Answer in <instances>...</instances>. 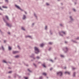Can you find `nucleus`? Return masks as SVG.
Instances as JSON below:
<instances>
[{
    "mask_svg": "<svg viewBox=\"0 0 79 79\" xmlns=\"http://www.w3.org/2000/svg\"><path fill=\"white\" fill-rule=\"evenodd\" d=\"M34 51L35 53L36 54H38L39 52V48H37L36 47H34Z\"/></svg>",
    "mask_w": 79,
    "mask_h": 79,
    "instance_id": "f257e3e1",
    "label": "nucleus"
},
{
    "mask_svg": "<svg viewBox=\"0 0 79 79\" xmlns=\"http://www.w3.org/2000/svg\"><path fill=\"white\" fill-rule=\"evenodd\" d=\"M3 20L4 21L5 23H6L7 26H8V27H11V25L9 23H7V22L6 21V20H5V18H3Z\"/></svg>",
    "mask_w": 79,
    "mask_h": 79,
    "instance_id": "f03ea898",
    "label": "nucleus"
},
{
    "mask_svg": "<svg viewBox=\"0 0 79 79\" xmlns=\"http://www.w3.org/2000/svg\"><path fill=\"white\" fill-rule=\"evenodd\" d=\"M62 74L63 73L61 72H59L57 73V75L59 76H61Z\"/></svg>",
    "mask_w": 79,
    "mask_h": 79,
    "instance_id": "7ed1b4c3",
    "label": "nucleus"
},
{
    "mask_svg": "<svg viewBox=\"0 0 79 79\" xmlns=\"http://www.w3.org/2000/svg\"><path fill=\"white\" fill-rule=\"evenodd\" d=\"M62 33H63V34H65V32H64V31H61V32H59V34L60 35H61V36H63V35L61 34Z\"/></svg>",
    "mask_w": 79,
    "mask_h": 79,
    "instance_id": "20e7f679",
    "label": "nucleus"
},
{
    "mask_svg": "<svg viewBox=\"0 0 79 79\" xmlns=\"http://www.w3.org/2000/svg\"><path fill=\"white\" fill-rule=\"evenodd\" d=\"M30 57L32 58H33V60H35V58L34 57V54H32L31 56H30Z\"/></svg>",
    "mask_w": 79,
    "mask_h": 79,
    "instance_id": "39448f33",
    "label": "nucleus"
},
{
    "mask_svg": "<svg viewBox=\"0 0 79 79\" xmlns=\"http://www.w3.org/2000/svg\"><path fill=\"white\" fill-rule=\"evenodd\" d=\"M15 7H16L17 8H18V9L20 10H21V11H23V10H22V9H21V8L19 6H18L17 5H15Z\"/></svg>",
    "mask_w": 79,
    "mask_h": 79,
    "instance_id": "423d86ee",
    "label": "nucleus"
},
{
    "mask_svg": "<svg viewBox=\"0 0 79 79\" xmlns=\"http://www.w3.org/2000/svg\"><path fill=\"white\" fill-rule=\"evenodd\" d=\"M64 49L66 50V51H65L64 52L65 53H67V52H68V48H64L63 49V50H64Z\"/></svg>",
    "mask_w": 79,
    "mask_h": 79,
    "instance_id": "0eeeda50",
    "label": "nucleus"
},
{
    "mask_svg": "<svg viewBox=\"0 0 79 79\" xmlns=\"http://www.w3.org/2000/svg\"><path fill=\"white\" fill-rule=\"evenodd\" d=\"M70 18L71 21H70L69 23H72V21L73 20V18H72V17L71 16H70Z\"/></svg>",
    "mask_w": 79,
    "mask_h": 79,
    "instance_id": "6e6552de",
    "label": "nucleus"
},
{
    "mask_svg": "<svg viewBox=\"0 0 79 79\" xmlns=\"http://www.w3.org/2000/svg\"><path fill=\"white\" fill-rule=\"evenodd\" d=\"M26 18V15H23V19L24 20Z\"/></svg>",
    "mask_w": 79,
    "mask_h": 79,
    "instance_id": "1a4fd4ad",
    "label": "nucleus"
},
{
    "mask_svg": "<svg viewBox=\"0 0 79 79\" xmlns=\"http://www.w3.org/2000/svg\"><path fill=\"white\" fill-rule=\"evenodd\" d=\"M18 52L17 51H13V54H16V53H18Z\"/></svg>",
    "mask_w": 79,
    "mask_h": 79,
    "instance_id": "9d476101",
    "label": "nucleus"
},
{
    "mask_svg": "<svg viewBox=\"0 0 79 79\" xmlns=\"http://www.w3.org/2000/svg\"><path fill=\"white\" fill-rule=\"evenodd\" d=\"M26 38H27V37H29V38H30V39H32V37L31 36H26Z\"/></svg>",
    "mask_w": 79,
    "mask_h": 79,
    "instance_id": "9b49d317",
    "label": "nucleus"
},
{
    "mask_svg": "<svg viewBox=\"0 0 79 79\" xmlns=\"http://www.w3.org/2000/svg\"><path fill=\"white\" fill-rule=\"evenodd\" d=\"M65 74H68L69 75V74H70V73L68 72H65Z\"/></svg>",
    "mask_w": 79,
    "mask_h": 79,
    "instance_id": "f8f14e48",
    "label": "nucleus"
},
{
    "mask_svg": "<svg viewBox=\"0 0 79 79\" xmlns=\"http://www.w3.org/2000/svg\"><path fill=\"white\" fill-rule=\"evenodd\" d=\"M6 18L7 19V20H9V19L8 18V17L6 15L5 16Z\"/></svg>",
    "mask_w": 79,
    "mask_h": 79,
    "instance_id": "ddd939ff",
    "label": "nucleus"
},
{
    "mask_svg": "<svg viewBox=\"0 0 79 79\" xmlns=\"http://www.w3.org/2000/svg\"><path fill=\"white\" fill-rule=\"evenodd\" d=\"M42 65L44 67V68L46 67V66H45V63H44V64H42Z\"/></svg>",
    "mask_w": 79,
    "mask_h": 79,
    "instance_id": "4468645a",
    "label": "nucleus"
},
{
    "mask_svg": "<svg viewBox=\"0 0 79 79\" xmlns=\"http://www.w3.org/2000/svg\"><path fill=\"white\" fill-rule=\"evenodd\" d=\"M71 42H74V43H77V42H76V41H74V40H71Z\"/></svg>",
    "mask_w": 79,
    "mask_h": 79,
    "instance_id": "2eb2a0df",
    "label": "nucleus"
},
{
    "mask_svg": "<svg viewBox=\"0 0 79 79\" xmlns=\"http://www.w3.org/2000/svg\"><path fill=\"white\" fill-rule=\"evenodd\" d=\"M42 74H43V75H44V76H47V73H42Z\"/></svg>",
    "mask_w": 79,
    "mask_h": 79,
    "instance_id": "dca6fc26",
    "label": "nucleus"
},
{
    "mask_svg": "<svg viewBox=\"0 0 79 79\" xmlns=\"http://www.w3.org/2000/svg\"><path fill=\"white\" fill-rule=\"evenodd\" d=\"M34 16L35 17L36 19H37V16H36V15L35 14V13H34Z\"/></svg>",
    "mask_w": 79,
    "mask_h": 79,
    "instance_id": "f3484780",
    "label": "nucleus"
},
{
    "mask_svg": "<svg viewBox=\"0 0 79 79\" xmlns=\"http://www.w3.org/2000/svg\"><path fill=\"white\" fill-rule=\"evenodd\" d=\"M75 75H76V72H74L73 73V77H75Z\"/></svg>",
    "mask_w": 79,
    "mask_h": 79,
    "instance_id": "a211bd4d",
    "label": "nucleus"
},
{
    "mask_svg": "<svg viewBox=\"0 0 79 79\" xmlns=\"http://www.w3.org/2000/svg\"><path fill=\"white\" fill-rule=\"evenodd\" d=\"M8 49H9V50H11V47H10V46H9Z\"/></svg>",
    "mask_w": 79,
    "mask_h": 79,
    "instance_id": "6ab92c4d",
    "label": "nucleus"
},
{
    "mask_svg": "<svg viewBox=\"0 0 79 79\" xmlns=\"http://www.w3.org/2000/svg\"><path fill=\"white\" fill-rule=\"evenodd\" d=\"M1 48L2 49V50H4V48H3V46H1Z\"/></svg>",
    "mask_w": 79,
    "mask_h": 79,
    "instance_id": "aec40b11",
    "label": "nucleus"
},
{
    "mask_svg": "<svg viewBox=\"0 0 79 79\" xmlns=\"http://www.w3.org/2000/svg\"><path fill=\"white\" fill-rule=\"evenodd\" d=\"M2 8H7L8 7H7L6 6H2Z\"/></svg>",
    "mask_w": 79,
    "mask_h": 79,
    "instance_id": "412c9836",
    "label": "nucleus"
},
{
    "mask_svg": "<svg viewBox=\"0 0 79 79\" xmlns=\"http://www.w3.org/2000/svg\"><path fill=\"white\" fill-rule=\"evenodd\" d=\"M21 29H22V30H23V31H25V29H24V27H22L21 28Z\"/></svg>",
    "mask_w": 79,
    "mask_h": 79,
    "instance_id": "4be33fe9",
    "label": "nucleus"
},
{
    "mask_svg": "<svg viewBox=\"0 0 79 79\" xmlns=\"http://www.w3.org/2000/svg\"><path fill=\"white\" fill-rule=\"evenodd\" d=\"M40 46L41 47H43L44 46V44H42L40 45Z\"/></svg>",
    "mask_w": 79,
    "mask_h": 79,
    "instance_id": "5701e85b",
    "label": "nucleus"
},
{
    "mask_svg": "<svg viewBox=\"0 0 79 79\" xmlns=\"http://www.w3.org/2000/svg\"><path fill=\"white\" fill-rule=\"evenodd\" d=\"M3 63H7V62H6L5 60H3Z\"/></svg>",
    "mask_w": 79,
    "mask_h": 79,
    "instance_id": "b1692460",
    "label": "nucleus"
},
{
    "mask_svg": "<svg viewBox=\"0 0 79 79\" xmlns=\"http://www.w3.org/2000/svg\"><path fill=\"white\" fill-rule=\"evenodd\" d=\"M19 57V56H15V58H18Z\"/></svg>",
    "mask_w": 79,
    "mask_h": 79,
    "instance_id": "393cba45",
    "label": "nucleus"
},
{
    "mask_svg": "<svg viewBox=\"0 0 79 79\" xmlns=\"http://www.w3.org/2000/svg\"><path fill=\"white\" fill-rule=\"evenodd\" d=\"M14 77L15 78H16V74H14Z\"/></svg>",
    "mask_w": 79,
    "mask_h": 79,
    "instance_id": "a878e982",
    "label": "nucleus"
},
{
    "mask_svg": "<svg viewBox=\"0 0 79 79\" xmlns=\"http://www.w3.org/2000/svg\"><path fill=\"white\" fill-rule=\"evenodd\" d=\"M47 26H46L45 28V30H47Z\"/></svg>",
    "mask_w": 79,
    "mask_h": 79,
    "instance_id": "bb28decb",
    "label": "nucleus"
},
{
    "mask_svg": "<svg viewBox=\"0 0 79 79\" xmlns=\"http://www.w3.org/2000/svg\"><path fill=\"white\" fill-rule=\"evenodd\" d=\"M27 70H28V71L30 73L32 72V71H31V70H30L29 69H27Z\"/></svg>",
    "mask_w": 79,
    "mask_h": 79,
    "instance_id": "cd10ccee",
    "label": "nucleus"
},
{
    "mask_svg": "<svg viewBox=\"0 0 79 79\" xmlns=\"http://www.w3.org/2000/svg\"><path fill=\"white\" fill-rule=\"evenodd\" d=\"M50 32L51 35H52V31L51 30H50Z\"/></svg>",
    "mask_w": 79,
    "mask_h": 79,
    "instance_id": "c85d7f7f",
    "label": "nucleus"
},
{
    "mask_svg": "<svg viewBox=\"0 0 79 79\" xmlns=\"http://www.w3.org/2000/svg\"><path fill=\"white\" fill-rule=\"evenodd\" d=\"M60 57L61 58H63V57H64V56L63 55H60Z\"/></svg>",
    "mask_w": 79,
    "mask_h": 79,
    "instance_id": "c756f323",
    "label": "nucleus"
},
{
    "mask_svg": "<svg viewBox=\"0 0 79 79\" xmlns=\"http://www.w3.org/2000/svg\"><path fill=\"white\" fill-rule=\"evenodd\" d=\"M36 58H37V59H39V58H40V57L39 56H37L36 57Z\"/></svg>",
    "mask_w": 79,
    "mask_h": 79,
    "instance_id": "7c9ffc66",
    "label": "nucleus"
},
{
    "mask_svg": "<svg viewBox=\"0 0 79 79\" xmlns=\"http://www.w3.org/2000/svg\"><path fill=\"white\" fill-rule=\"evenodd\" d=\"M39 78H40V79H42L43 77H42L41 76Z\"/></svg>",
    "mask_w": 79,
    "mask_h": 79,
    "instance_id": "2f4dec72",
    "label": "nucleus"
},
{
    "mask_svg": "<svg viewBox=\"0 0 79 79\" xmlns=\"http://www.w3.org/2000/svg\"><path fill=\"white\" fill-rule=\"evenodd\" d=\"M33 65L35 67H37V66L35 64H33Z\"/></svg>",
    "mask_w": 79,
    "mask_h": 79,
    "instance_id": "473e14b6",
    "label": "nucleus"
},
{
    "mask_svg": "<svg viewBox=\"0 0 79 79\" xmlns=\"http://www.w3.org/2000/svg\"><path fill=\"white\" fill-rule=\"evenodd\" d=\"M73 11H76V9H75L73 8Z\"/></svg>",
    "mask_w": 79,
    "mask_h": 79,
    "instance_id": "72a5a7b5",
    "label": "nucleus"
},
{
    "mask_svg": "<svg viewBox=\"0 0 79 79\" xmlns=\"http://www.w3.org/2000/svg\"><path fill=\"white\" fill-rule=\"evenodd\" d=\"M76 69V68H74V67H73V68H72V69H73V70H74V69Z\"/></svg>",
    "mask_w": 79,
    "mask_h": 79,
    "instance_id": "f704fd0d",
    "label": "nucleus"
},
{
    "mask_svg": "<svg viewBox=\"0 0 79 79\" xmlns=\"http://www.w3.org/2000/svg\"><path fill=\"white\" fill-rule=\"evenodd\" d=\"M12 73V71H10L9 72H8V73Z\"/></svg>",
    "mask_w": 79,
    "mask_h": 79,
    "instance_id": "c9c22d12",
    "label": "nucleus"
},
{
    "mask_svg": "<svg viewBox=\"0 0 79 79\" xmlns=\"http://www.w3.org/2000/svg\"><path fill=\"white\" fill-rule=\"evenodd\" d=\"M78 39H79V37H77V38L76 39V40H78Z\"/></svg>",
    "mask_w": 79,
    "mask_h": 79,
    "instance_id": "e433bc0d",
    "label": "nucleus"
},
{
    "mask_svg": "<svg viewBox=\"0 0 79 79\" xmlns=\"http://www.w3.org/2000/svg\"><path fill=\"white\" fill-rule=\"evenodd\" d=\"M48 50H49V51H50V50H51V48H50L48 49Z\"/></svg>",
    "mask_w": 79,
    "mask_h": 79,
    "instance_id": "4c0bfd02",
    "label": "nucleus"
},
{
    "mask_svg": "<svg viewBox=\"0 0 79 79\" xmlns=\"http://www.w3.org/2000/svg\"><path fill=\"white\" fill-rule=\"evenodd\" d=\"M46 5H47V6H48V5H49V4H48V3H46Z\"/></svg>",
    "mask_w": 79,
    "mask_h": 79,
    "instance_id": "58836bf2",
    "label": "nucleus"
},
{
    "mask_svg": "<svg viewBox=\"0 0 79 79\" xmlns=\"http://www.w3.org/2000/svg\"><path fill=\"white\" fill-rule=\"evenodd\" d=\"M5 2H8V0H5Z\"/></svg>",
    "mask_w": 79,
    "mask_h": 79,
    "instance_id": "ea45409f",
    "label": "nucleus"
},
{
    "mask_svg": "<svg viewBox=\"0 0 79 79\" xmlns=\"http://www.w3.org/2000/svg\"><path fill=\"white\" fill-rule=\"evenodd\" d=\"M24 64L25 65V66H28V64H25V63H24Z\"/></svg>",
    "mask_w": 79,
    "mask_h": 79,
    "instance_id": "a19ab883",
    "label": "nucleus"
},
{
    "mask_svg": "<svg viewBox=\"0 0 79 79\" xmlns=\"http://www.w3.org/2000/svg\"><path fill=\"white\" fill-rule=\"evenodd\" d=\"M18 48H19V49L20 50L21 49L20 48V47H19V46H18Z\"/></svg>",
    "mask_w": 79,
    "mask_h": 79,
    "instance_id": "79ce46f5",
    "label": "nucleus"
},
{
    "mask_svg": "<svg viewBox=\"0 0 79 79\" xmlns=\"http://www.w3.org/2000/svg\"><path fill=\"white\" fill-rule=\"evenodd\" d=\"M50 60V61H51L52 62H53V60Z\"/></svg>",
    "mask_w": 79,
    "mask_h": 79,
    "instance_id": "37998d69",
    "label": "nucleus"
},
{
    "mask_svg": "<svg viewBox=\"0 0 79 79\" xmlns=\"http://www.w3.org/2000/svg\"><path fill=\"white\" fill-rule=\"evenodd\" d=\"M0 10H2V11H3V9H2V8H1L0 7Z\"/></svg>",
    "mask_w": 79,
    "mask_h": 79,
    "instance_id": "c03bdc74",
    "label": "nucleus"
},
{
    "mask_svg": "<svg viewBox=\"0 0 79 79\" xmlns=\"http://www.w3.org/2000/svg\"><path fill=\"white\" fill-rule=\"evenodd\" d=\"M60 26H61V27H62L63 26V25L61 24H60Z\"/></svg>",
    "mask_w": 79,
    "mask_h": 79,
    "instance_id": "a18cd8bd",
    "label": "nucleus"
},
{
    "mask_svg": "<svg viewBox=\"0 0 79 79\" xmlns=\"http://www.w3.org/2000/svg\"><path fill=\"white\" fill-rule=\"evenodd\" d=\"M18 76L19 78H21V77L20 76H18Z\"/></svg>",
    "mask_w": 79,
    "mask_h": 79,
    "instance_id": "49530a36",
    "label": "nucleus"
},
{
    "mask_svg": "<svg viewBox=\"0 0 79 79\" xmlns=\"http://www.w3.org/2000/svg\"><path fill=\"white\" fill-rule=\"evenodd\" d=\"M25 79H28V78H27V77H25Z\"/></svg>",
    "mask_w": 79,
    "mask_h": 79,
    "instance_id": "de8ad7c7",
    "label": "nucleus"
},
{
    "mask_svg": "<svg viewBox=\"0 0 79 79\" xmlns=\"http://www.w3.org/2000/svg\"><path fill=\"white\" fill-rule=\"evenodd\" d=\"M52 69H53V68H51L50 69V71H51V70H52Z\"/></svg>",
    "mask_w": 79,
    "mask_h": 79,
    "instance_id": "09e8293b",
    "label": "nucleus"
},
{
    "mask_svg": "<svg viewBox=\"0 0 79 79\" xmlns=\"http://www.w3.org/2000/svg\"><path fill=\"white\" fill-rule=\"evenodd\" d=\"M24 13H25V14H27V12H26V11H24Z\"/></svg>",
    "mask_w": 79,
    "mask_h": 79,
    "instance_id": "8fccbe9b",
    "label": "nucleus"
},
{
    "mask_svg": "<svg viewBox=\"0 0 79 79\" xmlns=\"http://www.w3.org/2000/svg\"><path fill=\"white\" fill-rule=\"evenodd\" d=\"M4 43H5V42H6V40H4Z\"/></svg>",
    "mask_w": 79,
    "mask_h": 79,
    "instance_id": "3c124183",
    "label": "nucleus"
},
{
    "mask_svg": "<svg viewBox=\"0 0 79 79\" xmlns=\"http://www.w3.org/2000/svg\"><path fill=\"white\" fill-rule=\"evenodd\" d=\"M8 34H10V32H8Z\"/></svg>",
    "mask_w": 79,
    "mask_h": 79,
    "instance_id": "603ef678",
    "label": "nucleus"
},
{
    "mask_svg": "<svg viewBox=\"0 0 79 79\" xmlns=\"http://www.w3.org/2000/svg\"><path fill=\"white\" fill-rule=\"evenodd\" d=\"M64 43H65V44H67V43H68V42L66 41H65Z\"/></svg>",
    "mask_w": 79,
    "mask_h": 79,
    "instance_id": "864d4df0",
    "label": "nucleus"
},
{
    "mask_svg": "<svg viewBox=\"0 0 79 79\" xmlns=\"http://www.w3.org/2000/svg\"><path fill=\"white\" fill-rule=\"evenodd\" d=\"M49 44H52V43H51V42H49Z\"/></svg>",
    "mask_w": 79,
    "mask_h": 79,
    "instance_id": "5fc2aeb1",
    "label": "nucleus"
},
{
    "mask_svg": "<svg viewBox=\"0 0 79 79\" xmlns=\"http://www.w3.org/2000/svg\"><path fill=\"white\" fill-rule=\"evenodd\" d=\"M8 78H11V77H10V76H8Z\"/></svg>",
    "mask_w": 79,
    "mask_h": 79,
    "instance_id": "6e6d98bb",
    "label": "nucleus"
},
{
    "mask_svg": "<svg viewBox=\"0 0 79 79\" xmlns=\"http://www.w3.org/2000/svg\"><path fill=\"white\" fill-rule=\"evenodd\" d=\"M34 23H33L32 24V26H34Z\"/></svg>",
    "mask_w": 79,
    "mask_h": 79,
    "instance_id": "4d7b16f0",
    "label": "nucleus"
},
{
    "mask_svg": "<svg viewBox=\"0 0 79 79\" xmlns=\"http://www.w3.org/2000/svg\"><path fill=\"white\" fill-rule=\"evenodd\" d=\"M74 3L75 5H76V2H75Z\"/></svg>",
    "mask_w": 79,
    "mask_h": 79,
    "instance_id": "13d9d810",
    "label": "nucleus"
},
{
    "mask_svg": "<svg viewBox=\"0 0 79 79\" xmlns=\"http://www.w3.org/2000/svg\"><path fill=\"white\" fill-rule=\"evenodd\" d=\"M8 69H11V68L10 67H8Z\"/></svg>",
    "mask_w": 79,
    "mask_h": 79,
    "instance_id": "bf43d9fd",
    "label": "nucleus"
},
{
    "mask_svg": "<svg viewBox=\"0 0 79 79\" xmlns=\"http://www.w3.org/2000/svg\"><path fill=\"white\" fill-rule=\"evenodd\" d=\"M56 57H55V60H56Z\"/></svg>",
    "mask_w": 79,
    "mask_h": 79,
    "instance_id": "052dcab7",
    "label": "nucleus"
},
{
    "mask_svg": "<svg viewBox=\"0 0 79 79\" xmlns=\"http://www.w3.org/2000/svg\"><path fill=\"white\" fill-rule=\"evenodd\" d=\"M31 61H34V60H31Z\"/></svg>",
    "mask_w": 79,
    "mask_h": 79,
    "instance_id": "680f3d73",
    "label": "nucleus"
},
{
    "mask_svg": "<svg viewBox=\"0 0 79 79\" xmlns=\"http://www.w3.org/2000/svg\"><path fill=\"white\" fill-rule=\"evenodd\" d=\"M0 15H2V14L0 13Z\"/></svg>",
    "mask_w": 79,
    "mask_h": 79,
    "instance_id": "e2e57ef3",
    "label": "nucleus"
},
{
    "mask_svg": "<svg viewBox=\"0 0 79 79\" xmlns=\"http://www.w3.org/2000/svg\"><path fill=\"white\" fill-rule=\"evenodd\" d=\"M66 67H65L64 69H66Z\"/></svg>",
    "mask_w": 79,
    "mask_h": 79,
    "instance_id": "0e129e2a",
    "label": "nucleus"
},
{
    "mask_svg": "<svg viewBox=\"0 0 79 79\" xmlns=\"http://www.w3.org/2000/svg\"><path fill=\"white\" fill-rule=\"evenodd\" d=\"M0 32H2V31H1V30H0Z\"/></svg>",
    "mask_w": 79,
    "mask_h": 79,
    "instance_id": "69168bd1",
    "label": "nucleus"
},
{
    "mask_svg": "<svg viewBox=\"0 0 79 79\" xmlns=\"http://www.w3.org/2000/svg\"><path fill=\"white\" fill-rule=\"evenodd\" d=\"M61 5H63V3H61Z\"/></svg>",
    "mask_w": 79,
    "mask_h": 79,
    "instance_id": "338daca9",
    "label": "nucleus"
},
{
    "mask_svg": "<svg viewBox=\"0 0 79 79\" xmlns=\"http://www.w3.org/2000/svg\"><path fill=\"white\" fill-rule=\"evenodd\" d=\"M40 63V62H38V63Z\"/></svg>",
    "mask_w": 79,
    "mask_h": 79,
    "instance_id": "774afa93",
    "label": "nucleus"
}]
</instances>
